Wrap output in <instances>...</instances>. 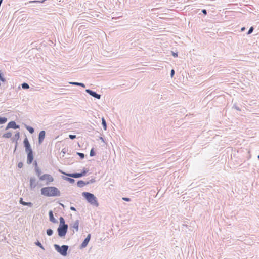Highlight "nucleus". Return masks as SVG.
Segmentation results:
<instances>
[{"instance_id":"nucleus-36","label":"nucleus","mask_w":259,"mask_h":259,"mask_svg":"<svg viewBox=\"0 0 259 259\" xmlns=\"http://www.w3.org/2000/svg\"><path fill=\"white\" fill-rule=\"evenodd\" d=\"M202 12L205 15H206L207 14V11L205 9L202 10Z\"/></svg>"},{"instance_id":"nucleus-9","label":"nucleus","mask_w":259,"mask_h":259,"mask_svg":"<svg viewBox=\"0 0 259 259\" xmlns=\"http://www.w3.org/2000/svg\"><path fill=\"white\" fill-rule=\"evenodd\" d=\"M13 128L14 129H17V128H19V126L18 125H16V123L14 121H11L8 124L7 126V128Z\"/></svg>"},{"instance_id":"nucleus-4","label":"nucleus","mask_w":259,"mask_h":259,"mask_svg":"<svg viewBox=\"0 0 259 259\" xmlns=\"http://www.w3.org/2000/svg\"><path fill=\"white\" fill-rule=\"evenodd\" d=\"M54 247L56 250L62 255L66 256L67 255V251L68 248V246L63 245L60 247L58 245L55 244Z\"/></svg>"},{"instance_id":"nucleus-1","label":"nucleus","mask_w":259,"mask_h":259,"mask_svg":"<svg viewBox=\"0 0 259 259\" xmlns=\"http://www.w3.org/2000/svg\"><path fill=\"white\" fill-rule=\"evenodd\" d=\"M41 194L47 197H58L60 196L59 190L53 186L46 187L41 188Z\"/></svg>"},{"instance_id":"nucleus-37","label":"nucleus","mask_w":259,"mask_h":259,"mask_svg":"<svg viewBox=\"0 0 259 259\" xmlns=\"http://www.w3.org/2000/svg\"><path fill=\"white\" fill-rule=\"evenodd\" d=\"M173 56H174V57H177V56H178V55H177V53H173Z\"/></svg>"},{"instance_id":"nucleus-26","label":"nucleus","mask_w":259,"mask_h":259,"mask_svg":"<svg viewBox=\"0 0 259 259\" xmlns=\"http://www.w3.org/2000/svg\"><path fill=\"white\" fill-rule=\"evenodd\" d=\"M60 224H61L65 225V224L64 219H63V218L60 217Z\"/></svg>"},{"instance_id":"nucleus-31","label":"nucleus","mask_w":259,"mask_h":259,"mask_svg":"<svg viewBox=\"0 0 259 259\" xmlns=\"http://www.w3.org/2000/svg\"><path fill=\"white\" fill-rule=\"evenodd\" d=\"M78 154L82 158H83L84 157V155L83 153H78Z\"/></svg>"},{"instance_id":"nucleus-20","label":"nucleus","mask_w":259,"mask_h":259,"mask_svg":"<svg viewBox=\"0 0 259 259\" xmlns=\"http://www.w3.org/2000/svg\"><path fill=\"white\" fill-rule=\"evenodd\" d=\"M27 130L30 133H33L34 132V129L33 127L30 126H27L26 127Z\"/></svg>"},{"instance_id":"nucleus-11","label":"nucleus","mask_w":259,"mask_h":259,"mask_svg":"<svg viewBox=\"0 0 259 259\" xmlns=\"http://www.w3.org/2000/svg\"><path fill=\"white\" fill-rule=\"evenodd\" d=\"M45 137V132L41 131L39 134L38 141L39 143H41L43 141Z\"/></svg>"},{"instance_id":"nucleus-2","label":"nucleus","mask_w":259,"mask_h":259,"mask_svg":"<svg viewBox=\"0 0 259 259\" xmlns=\"http://www.w3.org/2000/svg\"><path fill=\"white\" fill-rule=\"evenodd\" d=\"M24 144L25 147L26 151L27 153V162L28 164H30L32 163L33 160V156L32 149L30 148V144L27 138H25L24 140Z\"/></svg>"},{"instance_id":"nucleus-22","label":"nucleus","mask_w":259,"mask_h":259,"mask_svg":"<svg viewBox=\"0 0 259 259\" xmlns=\"http://www.w3.org/2000/svg\"><path fill=\"white\" fill-rule=\"evenodd\" d=\"M19 137H20V133H19V132H18L15 135V139H16V142L19 139Z\"/></svg>"},{"instance_id":"nucleus-24","label":"nucleus","mask_w":259,"mask_h":259,"mask_svg":"<svg viewBox=\"0 0 259 259\" xmlns=\"http://www.w3.org/2000/svg\"><path fill=\"white\" fill-rule=\"evenodd\" d=\"M47 234L49 236H51L53 234V231L51 229H49L47 230Z\"/></svg>"},{"instance_id":"nucleus-38","label":"nucleus","mask_w":259,"mask_h":259,"mask_svg":"<svg viewBox=\"0 0 259 259\" xmlns=\"http://www.w3.org/2000/svg\"><path fill=\"white\" fill-rule=\"evenodd\" d=\"M71 209L73 210H75V208L73 207H71Z\"/></svg>"},{"instance_id":"nucleus-32","label":"nucleus","mask_w":259,"mask_h":259,"mask_svg":"<svg viewBox=\"0 0 259 259\" xmlns=\"http://www.w3.org/2000/svg\"><path fill=\"white\" fill-rule=\"evenodd\" d=\"M253 28L252 27H251L249 29V31H248V34H250L251 33H252V31H253Z\"/></svg>"},{"instance_id":"nucleus-35","label":"nucleus","mask_w":259,"mask_h":259,"mask_svg":"<svg viewBox=\"0 0 259 259\" xmlns=\"http://www.w3.org/2000/svg\"><path fill=\"white\" fill-rule=\"evenodd\" d=\"M122 199H123V200H124L125 201H130V199L128 198H123Z\"/></svg>"},{"instance_id":"nucleus-27","label":"nucleus","mask_w":259,"mask_h":259,"mask_svg":"<svg viewBox=\"0 0 259 259\" xmlns=\"http://www.w3.org/2000/svg\"><path fill=\"white\" fill-rule=\"evenodd\" d=\"M66 179L70 183H73L74 182V180L71 178H66Z\"/></svg>"},{"instance_id":"nucleus-17","label":"nucleus","mask_w":259,"mask_h":259,"mask_svg":"<svg viewBox=\"0 0 259 259\" xmlns=\"http://www.w3.org/2000/svg\"><path fill=\"white\" fill-rule=\"evenodd\" d=\"M102 123L104 129L105 130H106L107 128V125H106L105 120L103 117L102 118Z\"/></svg>"},{"instance_id":"nucleus-5","label":"nucleus","mask_w":259,"mask_h":259,"mask_svg":"<svg viewBox=\"0 0 259 259\" xmlns=\"http://www.w3.org/2000/svg\"><path fill=\"white\" fill-rule=\"evenodd\" d=\"M68 229L67 225H60L58 228V235L60 237H63L66 234Z\"/></svg>"},{"instance_id":"nucleus-15","label":"nucleus","mask_w":259,"mask_h":259,"mask_svg":"<svg viewBox=\"0 0 259 259\" xmlns=\"http://www.w3.org/2000/svg\"><path fill=\"white\" fill-rule=\"evenodd\" d=\"M12 133L11 132H7L3 134V137L5 138H9L12 136Z\"/></svg>"},{"instance_id":"nucleus-18","label":"nucleus","mask_w":259,"mask_h":259,"mask_svg":"<svg viewBox=\"0 0 259 259\" xmlns=\"http://www.w3.org/2000/svg\"><path fill=\"white\" fill-rule=\"evenodd\" d=\"M77 185L79 187H82L85 185V183L83 181H79L77 182Z\"/></svg>"},{"instance_id":"nucleus-21","label":"nucleus","mask_w":259,"mask_h":259,"mask_svg":"<svg viewBox=\"0 0 259 259\" xmlns=\"http://www.w3.org/2000/svg\"><path fill=\"white\" fill-rule=\"evenodd\" d=\"M35 244L39 246V247H40L41 249H42L43 250H44V248L43 247V246L41 245V244L40 243V242L39 241H37L36 242H35Z\"/></svg>"},{"instance_id":"nucleus-28","label":"nucleus","mask_w":259,"mask_h":259,"mask_svg":"<svg viewBox=\"0 0 259 259\" xmlns=\"http://www.w3.org/2000/svg\"><path fill=\"white\" fill-rule=\"evenodd\" d=\"M20 203H21V204H22L23 205H28V204H31V203H26V202H23V201H22V199H21V200H20Z\"/></svg>"},{"instance_id":"nucleus-14","label":"nucleus","mask_w":259,"mask_h":259,"mask_svg":"<svg viewBox=\"0 0 259 259\" xmlns=\"http://www.w3.org/2000/svg\"><path fill=\"white\" fill-rule=\"evenodd\" d=\"M72 227L73 229H74L76 230V231H77L78 230V227H79V222H78V221H77L73 223Z\"/></svg>"},{"instance_id":"nucleus-6","label":"nucleus","mask_w":259,"mask_h":259,"mask_svg":"<svg viewBox=\"0 0 259 259\" xmlns=\"http://www.w3.org/2000/svg\"><path fill=\"white\" fill-rule=\"evenodd\" d=\"M41 181H46L47 184H49L54 181L53 177L49 174H44L39 177Z\"/></svg>"},{"instance_id":"nucleus-13","label":"nucleus","mask_w":259,"mask_h":259,"mask_svg":"<svg viewBox=\"0 0 259 259\" xmlns=\"http://www.w3.org/2000/svg\"><path fill=\"white\" fill-rule=\"evenodd\" d=\"M49 215L50 220L52 222H53V223H56V219L54 218V217L53 216V214L52 211H49Z\"/></svg>"},{"instance_id":"nucleus-7","label":"nucleus","mask_w":259,"mask_h":259,"mask_svg":"<svg viewBox=\"0 0 259 259\" xmlns=\"http://www.w3.org/2000/svg\"><path fill=\"white\" fill-rule=\"evenodd\" d=\"M60 171L64 174V175H66L68 176H69V177H73V178H79V177H81L83 176H84L86 173H87V171L85 170H83L81 173H74V174H66V173H65L64 172H62V171L60 170Z\"/></svg>"},{"instance_id":"nucleus-33","label":"nucleus","mask_w":259,"mask_h":259,"mask_svg":"<svg viewBox=\"0 0 259 259\" xmlns=\"http://www.w3.org/2000/svg\"><path fill=\"white\" fill-rule=\"evenodd\" d=\"M69 137L71 139H74L76 138V136L75 135H70L69 136Z\"/></svg>"},{"instance_id":"nucleus-34","label":"nucleus","mask_w":259,"mask_h":259,"mask_svg":"<svg viewBox=\"0 0 259 259\" xmlns=\"http://www.w3.org/2000/svg\"><path fill=\"white\" fill-rule=\"evenodd\" d=\"M174 73H175V71H174V70L172 69L171 70V72H170V75H171V77H172L174 76Z\"/></svg>"},{"instance_id":"nucleus-25","label":"nucleus","mask_w":259,"mask_h":259,"mask_svg":"<svg viewBox=\"0 0 259 259\" xmlns=\"http://www.w3.org/2000/svg\"><path fill=\"white\" fill-rule=\"evenodd\" d=\"M0 80L3 82L5 81V78L3 77V74L0 71Z\"/></svg>"},{"instance_id":"nucleus-3","label":"nucleus","mask_w":259,"mask_h":259,"mask_svg":"<svg viewBox=\"0 0 259 259\" xmlns=\"http://www.w3.org/2000/svg\"><path fill=\"white\" fill-rule=\"evenodd\" d=\"M82 196L90 204L95 206H98L99 204L98 203L97 198L93 194L89 192H83Z\"/></svg>"},{"instance_id":"nucleus-23","label":"nucleus","mask_w":259,"mask_h":259,"mask_svg":"<svg viewBox=\"0 0 259 259\" xmlns=\"http://www.w3.org/2000/svg\"><path fill=\"white\" fill-rule=\"evenodd\" d=\"M22 88L25 89H28L29 88V85L27 83H23L22 84Z\"/></svg>"},{"instance_id":"nucleus-39","label":"nucleus","mask_w":259,"mask_h":259,"mask_svg":"<svg viewBox=\"0 0 259 259\" xmlns=\"http://www.w3.org/2000/svg\"><path fill=\"white\" fill-rule=\"evenodd\" d=\"M244 30V28H242V30Z\"/></svg>"},{"instance_id":"nucleus-30","label":"nucleus","mask_w":259,"mask_h":259,"mask_svg":"<svg viewBox=\"0 0 259 259\" xmlns=\"http://www.w3.org/2000/svg\"><path fill=\"white\" fill-rule=\"evenodd\" d=\"M90 154L91 156H93L95 155V153L94 152L93 149H91Z\"/></svg>"},{"instance_id":"nucleus-19","label":"nucleus","mask_w":259,"mask_h":259,"mask_svg":"<svg viewBox=\"0 0 259 259\" xmlns=\"http://www.w3.org/2000/svg\"><path fill=\"white\" fill-rule=\"evenodd\" d=\"M70 83L72 84H74V85L81 86L82 87H85L84 84L83 83H82L70 82Z\"/></svg>"},{"instance_id":"nucleus-40","label":"nucleus","mask_w":259,"mask_h":259,"mask_svg":"<svg viewBox=\"0 0 259 259\" xmlns=\"http://www.w3.org/2000/svg\"><path fill=\"white\" fill-rule=\"evenodd\" d=\"M258 159H259V155L258 156Z\"/></svg>"},{"instance_id":"nucleus-10","label":"nucleus","mask_w":259,"mask_h":259,"mask_svg":"<svg viewBox=\"0 0 259 259\" xmlns=\"http://www.w3.org/2000/svg\"><path fill=\"white\" fill-rule=\"evenodd\" d=\"M90 238H91V235L89 234L88 235V236L87 237V238L84 240V241H83V242L81 244V246L82 248H84L87 246V245H88V244L90 240Z\"/></svg>"},{"instance_id":"nucleus-16","label":"nucleus","mask_w":259,"mask_h":259,"mask_svg":"<svg viewBox=\"0 0 259 259\" xmlns=\"http://www.w3.org/2000/svg\"><path fill=\"white\" fill-rule=\"evenodd\" d=\"M7 121V119L6 117H0V124L6 123Z\"/></svg>"},{"instance_id":"nucleus-12","label":"nucleus","mask_w":259,"mask_h":259,"mask_svg":"<svg viewBox=\"0 0 259 259\" xmlns=\"http://www.w3.org/2000/svg\"><path fill=\"white\" fill-rule=\"evenodd\" d=\"M36 185L35 184V179L33 178H31L30 180V186L31 188H34L36 187Z\"/></svg>"},{"instance_id":"nucleus-29","label":"nucleus","mask_w":259,"mask_h":259,"mask_svg":"<svg viewBox=\"0 0 259 259\" xmlns=\"http://www.w3.org/2000/svg\"><path fill=\"white\" fill-rule=\"evenodd\" d=\"M23 164L22 162H20L18 164V167L20 168H22L23 167Z\"/></svg>"},{"instance_id":"nucleus-8","label":"nucleus","mask_w":259,"mask_h":259,"mask_svg":"<svg viewBox=\"0 0 259 259\" xmlns=\"http://www.w3.org/2000/svg\"><path fill=\"white\" fill-rule=\"evenodd\" d=\"M86 92L88 93H89L90 95L94 97H95L98 99H99L100 98L101 96L100 95L97 94L96 93H95V92H93L92 90L87 89V90H86Z\"/></svg>"}]
</instances>
